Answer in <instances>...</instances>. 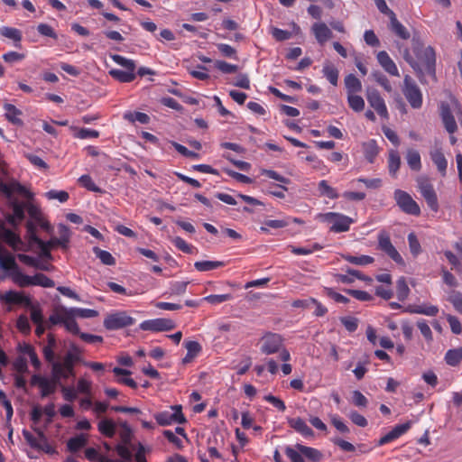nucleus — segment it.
<instances>
[{
    "label": "nucleus",
    "instance_id": "obj_1",
    "mask_svg": "<svg viewBox=\"0 0 462 462\" xmlns=\"http://www.w3.org/2000/svg\"><path fill=\"white\" fill-rule=\"evenodd\" d=\"M57 341L52 334L47 336V345L43 346L42 353L45 360L51 366V374L55 380H67L75 376V365L81 362L82 350L75 343L71 342L69 350L63 357H57L55 348Z\"/></svg>",
    "mask_w": 462,
    "mask_h": 462
},
{
    "label": "nucleus",
    "instance_id": "obj_2",
    "mask_svg": "<svg viewBox=\"0 0 462 462\" xmlns=\"http://www.w3.org/2000/svg\"><path fill=\"white\" fill-rule=\"evenodd\" d=\"M0 267L6 272V276L22 288L29 286L52 288L55 285L54 282L43 273H38L34 275L23 273L16 262H0Z\"/></svg>",
    "mask_w": 462,
    "mask_h": 462
},
{
    "label": "nucleus",
    "instance_id": "obj_3",
    "mask_svg": "<svg viewBox=\"0 0 462 462\" xmlns=\"http://www.w3.org/2000/svg\"><path fill=\"white\" fill-rule=\"evenodd\" d=\"M412 51L422 69V74H417L419 78L425 73L436 79V53L431 46H424L420 37L413 36L411 40Z\"/></svg>",
    "mask_w": 462,
    "mask_h": 462
},
{
    "label": "nucleus",
    "instance_id": "obj_4",
    "mask_svg": "<svg viewBox=\"0 0 462 462\" xmlns=\"http://www.w3.org/2000/svg\"><path fill=\"white\" fill-rule=\"evenodd\" d=\"M26 237L28 240V246L35 254L37 251H44L43 240L38 236V227L45 231L48 235L51 236L53 227L50 222L42 215L38 218H29L25 224Z\"/></svg>",
    "mask_w": 462,
    "mask_h": 462
},
{
    "label": "nucleus",
    "instance_id": "obj_5",
    "mask_svg": "<svg viewBox=\"0 0 462 462\" xmlns=\"http://www.w3.org/2000/svg\"><path fill=\"white\" fill-rule=\"evenodd\" d=\"M260 349L265 355L279 353L281 360L284 362L291 359V354L283 347V338L280 334L268 332L263 335L261 338Z\"/></svg>",
    "mask_w": 462,
    "mask_h": 462
},
{
    "label": "nucleus",
    "instance_id": "obj_6",
    "mask_svg": "<svg viewBox=\"0 0 462 462\" xmlns=\"http://www.w3.org/2000/svg\"><path fill=\"white\" fill-rule=\"evenodd\" d=\"M58 237H51L49 241H43L44 251H37L36 254L42 258H51V251L57 248L61 247L63 249L67 248V245L69 242L70 238V231L69 227L63 224H60L58 226Z\"/></svg>",
    "mask_w": 462,
    "mask_h": 462
},
{
    "label": "nucleus",
    "instance_id": "obj_7",
    "mask_svg": "<svg viewBox=\"0 0 462 462\" xmlns=\"http://www.w3.org/2000/svg\"><path fill=\"white\" fill-rule=\"evenodd\" d=\"M317 218L322 222L331 223L332 226L330 230L336 233L349 230L350 224L352 223V219L350 217L336 212L319 214Z\"/></svg>",
    "mask_w": 462,
    "mask_h": 462
},
{
    "label": "nucleus",
    "instance_id": "obj_8",
    "mask_svg": "<svg viewBox=\"0 0 462 462\" xmlns=\"http://www.w3.org/2000/svg\"><path fill=\"white\" fill-rule=\"evenodd\" d=\"M402 93L412 108L419 109L421 107V91L409 75H405L404 77Z\"/></svg>",
    "mask_w": 462,
    "mask_h": 462
},
{
    "label": "nucleus",
    "instance_id": "obj_9",
    "mask_svg": "<svg viewBox=\"0 0 462 462\" xmlns=\"http://www.w3.org/2000/svg\"><path fill=\"white\" fill-rule=\"evenodd\" d=\"M116 433H118L121 439V443L116 446V452L123 459L130 460L133 456V450H135L134 447L130 444L132 430L126 424H123L118 431L116 430Z\"/></svg>",
    "mask_w": 462,
    "mask_h": 462
},
{
    "label": "nucleus",
    "instance_id": "obj_10",
    "mask_svg": "<svg viewBox=\"0 0 462 462\" xmlns=\"http://www.w3.org/2000/svg\"><path fill=\"white\" fill-rule=\"evenodd\" d=\"M134 319L125 311H116L107 315L104 319V327L108 330H116L132 326Z\"/></svg>",
    "mask_w": 462,
    "mask_h": 462
},
{
    "label": "nucleus",
    "instance_id": "obj_11",
    "mask_svg": "<svg viewBox=\"0 0 462 462\" xmlns=\"http://www.w3.org/2000/svg\"><path fill=\"white\" fill-rule=\"evenodd\" d=\"M394 199L404 213L412 216H419L420 214V206L406 191L396 189L394 191Z\"/></svg>",
    "mask_w": 462,
    "mask_h": 462
},
{
    "label": "nucleus",
    "instance_id": "obj_12",
    "mask_svg": "<svg viewBox=\"0 0 462 462\" xmlns=\"http://www.w3.org/2000/svg\"><path fill=\"white\" fill-rule=\"evenodd\" d=\"M154 418L157 423L162 426H167L172 423H182L185 421L180 405L171 406L170 411L158 412L154 415Z\"/></svg>",
    "mask_w": 462,
    "mask_h": 462
},
{
    "label": "nucleus",
    "instance_id": "obj_13",
    "mask_svg": "<svg viewBox=\"0 0 462 462\" xmlns=\"http://www.w3.org/2000/svg\"><path fill=\"white\" fill-rule=\"evenodd\" d=\"M175 327L176 323L172 319L165 318L146 319L139 325L140 329L152 332L170 331Z\"/></svg>",
    "mask_w": 462,
    "mask_h": 462
},
{
    "label": "nucleus",
    "instance_id": "obj_14",
    "mask_svg": "<svg viewBox=\"0 0 462 462\" xmlns=\"http://www.w3.org/2000/svg\"><path fill=\"white\" fill-rule=\"evenodd\" d=\"M417 182L419 190L426 200L429 208L434 212H437L439 210V202L432 184H430L428 180L422 178L419 179Z\"/></svg>",
    "mask_w": 462,
    "mask_h": 462
},
{
    "label": "nucleus",
    "instance_id": "obj_15",
    "mask_svg": "<svg viewBox=\"0 0 462 462\" xmlns=\"http://www.w3.org/2000/svg\"><path fill=\"white\" fill-rule=\"evenodd\" d=\"M365 97L369 105L377 112L381 117L384 119L389 118L385 102L380 96L378 90L375 88H367Z\"/></svg>",
    "mask_w": 462,
    "mask_h": 462
},
{
    "label": "nucleus",
    "instance_id": "obj_16",
    "mask_svg": "<svg viewBox=\"0 0 462 462\" xmlns=\"http://www.w3.org/2000/svg\"><path fill=\"white\" fill-rule=\"evenodd\" d=\"M9 206L12 208L13 213L8 215V223L15 226L20 224L25 218L26 202H20L17 199H11Z\"/></svg>",
    "mask_w": 462,
    "mask_h": 462
},
{
    "label": "nucleus",
    "instance_id": "obj_17",
    "mask_svg": "<svg viewBox=\"0 0 462 462\" xmlns=\"http://www.w3.org/2000/svg\"><path fill=\"white\" fill-rule=\"evenodd\" d=\"M0 300L6 304H23L26 307H30L32 305L30 297L26 296L23 292L13 290L1 293Z\"/></svg>",
    "mask_w": 462,
    "mask_h": 462
},
{
    "label": "nucleus",
    "instance_id": "obj_18",
    "mask_svg": "<svg viewBox=\"0 0 462 462\" xmlns=\"http://www.w3.org/2000/svg\"><path fill=\"white\" fill-rule=\"evenodd\" d=\"M378 247L393 260H402L400 254L393 245L389 235L384 231L378 235Z\"/></svg>",
    "mask_w": 462,
    "mask_h": 462
},
{
    "label": "nucleus",
    "instance_id": "obj_19",
    "mask_svg": "<svg viewBox=\"0 0 462 462\" xmlns=\"http://www.w3.org/2000/svg\"><path fill=\"white\" fill-rule=\"evenodd\" d=\"M289 426L293 429L297 433L300 434L305 439H311L314 437L313 430L308 426L307 422L300 418H287Z\"/></svg>",
    "mask_w": 462,
    "mask_h": 462
},
{
    "label": "nucleus",
    "instance_id": "obj_20",
    "mask_svg": "<svg viewBox=\"0 0 462 462\" xmlns=\"http://www.w3.org/2000/svg\"><path fill=\"white\" fill-rule=\"evenodd\" d=\"M440 116L444 124L445 129L449 133L453 134L457 131V123L454 116L451 113L450 106L448 103L442 102L440 104Z\"/></svg>",
    "mask_w": 462,
    "mask_h": 462
},
{
    "label": "nucleus",
    "instance_id": "obj_21",
    "mask_svg": "<svg viewBox=\"0 0 462 462\" xmlns=\"http://www.w3.org/2000/svg\"><path fill=\"white\" fill-rule=\"evenodd\" d=\"M377 60L387 73L392 76H400L396 64L385 51H381L377 53Z\"/></svg>",
    "mask_w": 462,
    "mask_h": 462
},
{
    "label": "nucleus",
    "instance_id": "obj_22",
    "mask_svg": "<svg viewBox=\"0 0 462 462\" xmlns=\"http://www.w3.org/2000/svg\"><path fill=\"white\" fill-rule=\"evenodd\" d=\"M312 32L319 43L324 44L333 37V32L324 23H316L312 25Z\"/></svg>",
    "mask_w": 462,
    "mask_h": 462
},
{
    "label": "nucleus",
    "instance_id": "obj_23",
    "mask_svg": "<svg viewBox=\"0 0 462 462\" xmlns=\"http://www.w3.org/2000/svg\"><path fill=\"white\" fill-rule=\"evenodd\" d=\"M390 19V24L389 28L390 30L399 38L402 40H408L410 38V32L409 31L398 21L396 14H393L389 17Z\"/></svg>",
    "mask_w": 462,
    "mask_h": 462
},
{
    "label": "nucleus",
    "instance_id": "obj_24",
    "mask_svg": "<svg viewBox=\"0 0 462 462\" xmlns=\"http://www.w3.org/2000/svg\"><path fill=\"white\" fill-rule=\"evenodd\" d=\"M409 311L411 313L421 314L430 317H435L439 313V308L435 305L430 304H420V305H413L409 307Z\"/></svg>",
    "mask_w": 462,
    "mask_h": 462
},
{
    "label": "nucleus",
    "instance_id": "obj_25",
    "mask_svg": "<svg viewBox=\"0 0 462 462\" xmlns=\"http://www.w3.org/2000/svg\"><path fill=\"white\" fill-rule=\"evenodd\" d=\"M430 158L437 166L438 171L444 176L446 174L448 162L440 149H435L430 152Z\"/></svg>",
    "mask_w": 462,
    "mask_h": 462
},
{
    "label": "nucleus",
    "instance_id": "obj_26",
    "mask_svg": "<svg viewBox=\"0 0 462 462\" xmlns=\"http://www.w3.org/2000/svg\"><path fill=\"white\" fill-rule=\"evenodd\" d=\"M113 373L118 377V383H124L133 389H135L137 387V383H135V381L128 377L131 374V372L129 370L123 369L120 367H115L113 369Z\"/></svg>",
    "mask_w": 462,
    "mask_h": 462
},
{
    "label": "nucleus",
    "instance_id": "obj_27",
    "mask_svg": "<svg viewBox=\"0 0 462 462\" xmlns=\"http://www.w3.org/2000/svg\"><path fill=\"white\" fill-rule=\"evenodd\" d=\"M405 159L412 171H419L421 169L420 155L417 150L408 149Z\"/></svg>",
    "mask_w": 462,
    "mask_h": 462
},
{
    "label": "nucleus",
    "instance_id": "obj_28",
    "mask_svg": "<svg viewBox=\"0 0 462 462\" xmlns=\"http://www.w3.org/2000/svg\"><path fill=\"white\" fill-rule=\"evenodd\" d=\"M4 108L5 110V117L9 122L16 125H23V121L20 118V116L22 115L21 110L12 104H5Z\"/></svg>",
    "mask_w": 462,
    "mask_h": 462
},
{
    "label": "nucleus",
    "instance_id": "obj_29",
    "mask_svg": "<svg viewBox=\"0 0 462 462\" xmlns=\"http://www.w3.org/2000/svg\"><path fill=\"white\" fill-rule=\"evenodd\" d=\"M344 82L347 95L356 94L362 90L361 81L353 74L346 76Z\"/></svg>",
    "mask_w": 462,
    "mask_h": 462
},
{
    "label": "nucleus",
    "instance_id": "obj_30",
    "mask_svg": "<svg viewBox=\"0 0 462 462\" xmlns=\"http://www.w3.org/2000/svg\"><path fill=\"white\" fill-rule=\"evenodd\" d=\"M98 430L101 434L112 438L116 434V425L109 419H103L98 422Z\"/></svg>",
    "mask_w": 462,
    "mask_h": 462
},
{
    "label": "nucleus",
    "instance_id": "obj_31",
    "mask_svg": "<svg viewBox=\"0 0 462 462\" xmlns=\"http://www.w3.org/2000/svg\"><path fill=\"white\" fill-rule=\"evenodd\" d=\"M363 152L365 159L371 163L374 162L379 152L376 142L374 140H369L364 143Z\"/></svg>",
    "mask_w": 462,
    "mask_h": 462
},
{
    "label": "nucleus",
    "instance_id": "obj_32",
    "mask_svg": "<svg viewBox=\"0 0 462 462\" xmlns=\"http://www.w3.org/2000/svg\"><path fill=\"white\" fill-rule=\"evenodd\" d=\"M401 166V157L397 151L391 150L388 156V170L390 175L396 177L397 171Z\"/></svg>",
    "mask_w": 462,
    "mask_h": 462
},
{
    "label": "nucleus",
    "instance_id": "obj_33",
    "mask_svg": "<svg viewBox=\"0 0 462 462\" xmlns=\"http://www.w3.org/2000/svg\"><path fill=\"white\" fill-rule=\"evenodd\" d=\"M322 73L333 86L337 85L339 72L332 63L326 62L323 66Z\"/></svg>",
    "mask_w": 462,
    "mask_h": 462
},
{
    "label": "nucleus",
    "instance_id": "obj_34",
    "mask_svg": "<svg viewBox=\"0 0 462 462\" xmlns=\"http://www.w3.org/2000/svg\"><path fill=\"white\" fill-rule=\"evenodd\" d=\"M298 448L303 454V457L312 461L318 462L322 458V453L314 448L304 446L302 444L298 443Z\"/></svg>",
    "mask_w": 462,
    "mask_h": 462
},
{
    "label": "nucleus",
    "instance_id": "obj_35",
    "mask_svg": "<svg viewBox=\"0 0 462 462\" xmlns=\"http://www.w3.org/2000/svg\"><path fill=\"white\" fill-rule=\"evenodd\" d=\"M0 33L2 36L13 40L16 47L21 46L22 32L18 29L4 26L0 28Z\"/></svg>",
    "mask_w": 462,
    "mask_h": 462
},
{
    "label": "nucleus",
    "instance_id": "obj_36",
    "mask_svg": "<svg viewBox=\"0 0 462 462\" xmlns=\"http://www.w3.org/2000/svg\"><path fill=\"white\" fill-rule=\"evenodd\" d=\"M109 74L120 82L128 83L135 79V73L133 70H122L114 69L109 71Z\"/></svg>",
    "mask_w": 462,
    "mask_h": 462
},
{
    "label": "nucleus",
    "instance_id": "obj_37",
    "mask_svg": "<svg viewBox=\"0 0 462 462\" xmlns=\"http://www.w3.org/2000/svg\"><path fill=\"white\" fill-rule=\"evenodd\" d=\"M462 360V346L449 349L445 355V361L448 365L456 366Z\"/></svg>",
    "mask_w": 462,
    "mask_h": 462
},
{
    "label": "nucleus",
    "instance_id": "obj_38",
    "mask_svg": "<svg viewBox=\"0 0 462 462\" xmlns=\"http://www.w3.org/2000/svg\"><path fill=\"white\" fill-rule=\"evenodd\" d=\"M4 240L14 250H19L23 246L21 238L9 229L4 231Z\"/></svg>",
    "mask_w": 462,
    "mask_h": 462
},
{
    "label": "nucleus",
    "instance_id": "obj_39",
    "mask_svg": "<svg viewBox=\"0 0 462 462\" xmlns=\"http://www.w3.org/2000/svg\"><path fill=\"white\" fill-rule=\"evenodd\" d=\"M87 441L88 439L85 435H77L68 440L67 448L69 451L75 452L83 448L87 444Z\"/></svg>",
    "mask_w": 462,
    "mask_h": 462
},
{
    "label": "nucleus",
    "instance_id": "obj_40",
    "mask_svg": "<svg viewBox=\"0 0 462 462\" xmlns=\"http://www.w3.org/2000/svg\"><path fill=\"white\" fill-rule=\"evenodd\" d=\"M284 453L291 462H305L303 454L298 448V444L295 446H286Z\"/></svg>",
    "mask_w": 462,
    "mask_h": 462
},
{
    "label": "nucleus",
    "instance_id": "obj_41",
    "mask_svg": "<svg viewBox=\"0 0 462 462\" xmlns=\"http://www.w3.org/2000/svg\"><path fill=\"white\" fill-rule=\"evenodd\" d=\"M60 380H55L52 376V380L45 378V380L40 385L41 389V396L47 397L48 395L53 393L56 390V383Z\"/></svg>",
    "mask_w": 462,
    "mask_h": 462
},
{
    "label": "nucleus",
    "instance_id": "obj_42",
    "mask_svg": "<svg viewBox=\"0 0 462 462\" xmlns=\"http://www.w3.org/2000/svg\"><path fill=\"white\" fill-rule=\"evenodd\" d=\"M63 326L65 327L66 330L74 334L79 335L81 333L79 328L78 323L75 320V316L73 314L69 313V310H67V317L64 320Z\"/></svg>",
    "mask_w": 462,
    "mask_h": 462
},
{
    "label": "nucleus",
    "instance_id": "obj_43",
    "mask_svg": "<svg viewBox=\"0 0 462 462\" xmlns=\"http://www.w3.org/2000/svg\"><path fill=\"white\" fill-rule=\"evenodd\" d=\"M410 289L403 277L400 278L396 282V295L399 300L403 301L409 295Z\"/></svg>",
    "mask_w": 462,
    "mask_h": 462
},
{
    "label": "nucleus",
    "instance_id": "obj_44",
    "mask_svg": "<svg viewBox=\"0 0 462 462\" xmlns=\"http://www.w3.org/2000/svg\"><path fill=\"white\" fill-rule=\"evenodd\" d=\"M69 310L70 314L83 319L95 318L98 315V312L92 309L69 308Z\"/></svg>",
    "mask_w": 462,
    "mask_h": 462
},
{
    "label": "nucleus",
    "instance_id": "obj_45",
    "mask_svg": "<svg viewBox=\"0 0 462 462\" xmlns=\"http://www.w3.org/2000/svg\"><path fill=\"white\" fill-rule=\"evenodd\" d=\"M349 106L356 112H361L365 108V101L362 97L351 94L347 95Z\"/></svg>",
    "mask_w": 462,
    "mask_h": 462
},
{
    "label": "nucleus",
    "instance_id": "obj_46",
    "mask_svg": "<svg viewBox=\"0 0 462 462\" xmlns=\"http://www.w3.org/2000/svg\"><path fill=\"white\" fill-rule=\"evenodd\" d=\"M110 57L116 64L124 67L126 70H135L136 66L133 60L126 59L118 54H112Z\"/></svg>",
    "mask_w": 462,
    "mask_h": 462
},
{
    "label": "nucleus",
    "instance_id": "obj_47",
    "mask_svg": "<svg viewBox=\"0 0 462 462\" xmlns=\"http://www.w3.org/2000/svg\"><path fill=\"white\" fill-rule=\"evenodd\" d=\"M233 299L232 294H211L203 298V300L211 305H218Z\"/></svg>",
    "mask_w": 462,
    "mask_h": 462
},
{
    "label": "nucleus",
    "instance_id": "obj_48",
    "mask_svg": "<svg viewBox=\"0 0 462 462\" xmlns=\"http://www.w3.org/2000/svg\"><path fill=\"white\" fill-rule=\"evenodd\" d=\"M330 421L337 431L343 434H348L350 430L348 426L343 421V420L337 414L330 415Z\"/></svg>",
    "mask_w": 462,
    "mask_h": 462
},
{
    "label": "nucleus",
    "instance_id": "obj_49",
    "mask_svg": "<svg viewBox=\"0 0 462 462\" xmlns=\"http://www.w3.org/2000/svg\"><path fill=\"white\" fill-rule=\"evenodd\" d=\"M223 265V262H195V268L199 272H208Z\"/></svg>",
    "mask_w": 462,
    "mask_h": 462
},
{
    "label": "nucleus",
    "instance_id": "obj_50",
    "mask_svg": "<svg viewBox=\"0 0 462 462\" xmlns=\"http://www.w3.org/2000/svg\"><path fill=\"white\" fill-rule=\"evenodd\" d=\"M448 300L457 311L462 313V293L459 291H452L448 294Z\"/></svg>",
    "mask_w": 462,
    "mask_h": 462
},
{
    "label": "nucleus",
    "instance_id": "obj_51",
    "mask_svg": "<svg viewBox=\"0 0 462 462\" xmlns=\"http://www.w3.org/2000/svg\"><path fill=\"white\" fill-rule=\"evenodd\" d=\"M319 189L322 195H325L329 199H337L338 197L336 189L330 187L327 180H321L319 183Z\"/></svg>",
    "mask_w": 462,
    "mask_h": 462
},
{
    "label": "nucleus",
    "instance_id": "obj_52",
    "mask_svg": "<svg viewBox=\"0 0 462 462\" xmlns=\"http://www.w3.org/2000/svg\"><path fill=\"white\" fill-rule=\"evenodd\" d=\"M408 242L410 251L413 257H417L420 252V242L414 233H410L408 235Z\"/></svg>",
    "mask_w": 462,
    "mask_h": 462
},
{
    "label": "nucleus",
    "instance_id": "obj_53",
    "mask_svg": "<svg viewBox=\"0 0 462 462\" xmlns=\"http://www.w3.org/2000/svg\"><path fill=\"white\" fill-rule=\"evenodd\" d=\"M39 431H40L39 430H36L37 437H35L34 435H32L31 432H29L26 430H23V436L24 439L26 440V442L32 448H36V449H38V448L40 447V445L42 443V441L40 440Z\"/></svg>",
    "mask_w": 462,
    "mask_h": 462
},
{
    "label": "nucleus",
    "instance_id": "obj_54",
    "mask_svg": "<svg viewBox=\"0 0 462 462\" xmlns=\"http://www.w3.org/2000/svg\"><path fill=\"white\" fill-rule=\"evenodd\" d=\"M92 383L85 378H79L77 382L76 391L78 393L89 395L91 393Z\"/></svg>",
    "mask_w": 462,
    "mask_h": 462
},
{
    "label": "nucleus",
    "instance_id": "obj_55",
    "mask_svg": "<svg viewBox=\"0 0 462 462\" xmlns=\"http://www.w3.org/2000/svg\"><path fill=\"white\" fill-rule=\"evenodd\" d=\"M125 118L131 121V122H139L141 124H148L150 121V117L148 115L142 113V112H134V113H128L125 115Z\"/></svg>",
    "mask_w": 462,
    "mask_h": 462
},
{
    "label": "nucleus",
    "instance_id": "obj_56",
    "mask_svg": "<svg viewBox=\"0 0 462 462\" xmlns=\"http://www.w3.org/2000/svg\"><path fill=\"white\" fill-rule=\"evenodd\" d=\"M402 57L417 74H422V69L420 68V63L411 56L408 49L403 51Z\"/></svg>",
    "mask_w": 462,
    "mask_h": 462
},
{
    "label": "nucleus",
    "instance_id": "obj_57",
    "mask_svg": "<svg viewBox=\"0 0 462 462\" xmlns=\"http://www.w3.org/2000/svg\"><path fill=\"white\" fill-rule=\"evenodd\" d=\"M442 280L445 284L451 288H456L458 286V282L456 279L455 275L451 271H448L445 268L441 269Z\"/></svg>",
    "mask_w": 462,
    "mask_h": 462
},
{
    "label": "nucleus",
    "instance_id": "obj_58",
    "mask_svg": "<svg viewBox=\"0 0 462 462\" xmlns=\"http://www.w3.org/2000/svg\"><path fill=\"white\" fill-rule=\"evenodd\" d=\"M13 367L17 374H24L28 373L27 360L23 356H18L13 363Z\"/></svg>",
    "mask_w": 462,
    "mask_h": 462
},
{
    "label": "nucleus",
    "instance_id": "obj_59",
    "mask_svg": "<svg viewBox=\"0 0 462 462\" xmlns=\"http://www.w3.org/2000/svg\"><path fill=\"white\" fill-rule=\"evenodd\" d=\"M79 182L87 189L94 192H100L101 189L93 182L91 177L88 174L82 175L79 179Z\"/></svg>",
    "mask_w": 462,
    "mask_h": 462
},
{
    "label": "nucleus",
    "instance_id": "obj_60",
    "mask_svg": "<svg viewBox=\"0 0 462 462\" xmlns=\"http://www.w3.org/2000/svg\"><path fill=\"white\" fill-rule=\"evenodd\" d=\"M418 328L420 329L421 335L424 337V338L430 342L433 339L432 331L428 325V323L424 319H420L417 322Z\"/></svg>",
    "mask_w": 462,
    "mask_h": 462
},
{
    "label": "nucleus",
    "instance_id": "obj_61",
    "mask_svg": "<svg viewBox=\"0 0 462 462\" xmlns=\"http://www.w3.org/2000/svg\"><path fill=\"white\" fill-rule=\"evenodd\" d=\"M372 76L376 80V82H378L387 92H391L393 90L390 81L382 72L374 71Z\"/></svg>",
    "mask_w": 462,
    "mask_h": 462
},
{
    "label": "nucleus",
    "instance_id": "obj_62",
    "mask_svg": "<svg viewBox=\"0 0 462 462\" xmlns=\"http://www.w3.org/2000/svg\"><path fill=\"white\" fill-rule=\"evenodd\" d=\"M188 282L179 281L171 283L170 293L172 295H181L186 291Z\"/></svg>",
    "mask_w": 462,
    "mask_h": 462
},
{
    "label": "nucleus",
    "instance_id": "obj_63",
    "mask_svg": "<svg viewBox=\"0 0 462 462\" xmlns=\"http://www.w3.org/2000/svg\"><path fill=\"white\" fill-rule=\"evenodd\" d=\"M16 327L22 333L28 334L31 331V325L25 315H20L16 320Z\"/></svg>",
    "mask_w": 462,
    "mask_h": 462
},
{
    "label": "nucleus",
    "instance_id": "obj_64",
    "mask_svg": "<svg viewBox=\"0 0 462 462\" xmlns=\"http://www.w3.org/2000/svg\"><path fill=\"white\" fill-rule=\"evenodd\" d=\"M352 402L357 407H365L368 400L360 391L356 390L352 393Z\"/></svg>",
    "mask_w": 462,
    "mask_h": 462
}]
</instances>
